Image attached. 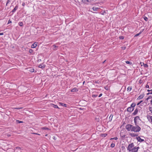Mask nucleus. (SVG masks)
<instances>
[{
  "label": "nucleus",
  "instance_id": "f257e3e1",
  "mask_svg": "<svg viewBox=\"0 0 152 152\" xmlns=\"http://www.w3.org/2000/svg\"><path fill=\"white\" fill-rule=\"evenodd\" d=\"M141 129L140 127L138 126H133L132 132H139L141 130Z\"/></svg>",
  "mask_w": 152,
  "mask_h": 152
},
{
  "label": "nucleus",
  "instance_id": "f03ea898",
  "mask_svg": "<svg viewBox=\"0 0 152 152\" xmlns=\"http://www.w3.org/2000/svg\"><path fill=\"white\" fill-rule=\"evenodd\" d=\"M133 126L131 124H128L126 126V129L128 131L132 132Z\"/></svg>",
  "mask_w": 152,
  "mask_h": 152
},
{
  "label": "nucleus",
  "instance_id": "7ed1b4c3",
  "mask_svg": "<svg viewBox=\"0 0 152 152\" xmlns=\"http://www.w3.org/2000/svg\"><path fill=\"white\" fill-rule=\"evenodd\" d=\"M134 147V144L133 143H131L129 144L127 148V149L128 151H129L132 149H133L132 148Z\"/></svg>",
  "mask_w": 152,
  "mask_h": 152
},
{
  "label": "nucleus",
  "instance_id": "20e7f679",
  "mask_svg": "<svg viewBox=\"0 0 152 152\" xmlns=\"http://www.w3.org/2000/svg\"><path fill=\"white\" fill-rule=\"evenodd\" d=\"M139 148V147H134L133 148V149H132L129 152H137L138 149Z\"/></svg>",
  "mask_w": 152,
  "mask_h": 152
},
{
  "label": "nucleus",
  "instance_id": "39448f33",
  "mask_svg": "<svg viewBox=\"0 0 152 152\" xmlns=\"http://www.w3.org/2000/svg\"><path fill=\"white\" fill-rule=\"evenodd\" d=\"M146 117L148 121L152 124V116L147 115Z\"/></svg>",
  "mask_w": 152,
  "mask_h": 152
},
{
  "label": "nucleus",
  "instance_id": "423d86ee",
  "mask_svg": "<svg viewBox=\"0 0 152 152\" xmlns=\"http://www.w3.org/2000/svg\"><path fill=\"white\" fill-rule=\"evenodd\" d=\"M91 1V0H82V1L84 4H88Z\"/></svg>",
  "mask_w": 152,
  "mask_h": 152
},
{
  "label": "nucleus",
  "instance_id": "0eeeda50",
  "mask_svg": "<svg viewBox=\"0 0 152 152\" xmlns=\"http://www.w3.org/2000/svg\"><path fill=\"white\" fill-rule=\"evenodd\" d=\"M140 119V117L139 116H136L134 118V123L136 125V124H137V121Z\"/></svg>",
  "mask_w": 152,
  "mask_h": 152
},
{
  "label": "nucleus",
  "instance_id": "6e6552de",
  "mask_svg": "<svg viewBox=\"0 0 152 152\" xmlns=\"http://www.w3.org/2000/svg\"><path fill=\"white\" fill-rule=\"evenodd\" d=\"M134 110V108H132V107H130L127 108V112L131 113L133 110Z\"/></svg>",
  "mask_w": 152,
  "mask_h": 152
},
{
  "label": "nucleus",
  "instance_id": "1a4fd4ad",
  "mask_svg": "<svg viewBox=\"0 0 152 152\" xmlns=\"http://www.w3.org/2000/svg\"><path fill=\"white\" fill-rule=\"evenodd\" d=\"M100 9V8L96 7H94L92 8V10L94 11H97Z\"/></svg>",
  "mask_w": 152,
  "mask_h": 152
},
{
  "label": "nucleus",
  "instance_id": "9d476101",
  "mask_svg": "<svg viewBox=\"0 0 152 152\" xmlns=\"http://www.w3.org/2000/svg\"><path fill=\"white\" fill-rule=\"evenodd\" d=\"M136 139L138 141L140 142H142L144 141V140L141 139L140 137L139 136L137 137Z\"/></svg>",
  "mask_w": 152,
  "mask_h": 152
},
{
  "label": "nucleus",
  "instance_id": "9b49d317",
  "mask_svg": "<svg viewBox=\"0 0 152 152\" xmlns=\"http://www.w3.org/2000/svg\"><path fill=\"white\" fill-rule=\"evenodd\" d=\"M129 135H130L132 137H135V136H138L137 134L134 133H129Z\"/></svg>",
  "mask_w": 152,
  "mask_h": 152
},
{
  "label": "nucleus",
  "instance_id": "f8f14e48",
  "mask_svg": "<svg viewBox=\"0 0 152 152\" xmlns=\"http://www.w3.org/2000/svg\"><path fill=\"white\" fill-rule=\"evenodd\" d=\"M45 65L43 64L42 63L39 64L38 66L39 67L42 69H43L45 67Z\"/></svg>",
  "mask_w": 152,
  "mask_h": 152
},
{
  "label": "nucleus",
  "instance_id": "ddd939ff",
  "mask_svg": "<svg viewBox=\"0 0 152 152\" xmlns=\"http://www.w3.org/2000/svg\"><path fill=\"white\" fill-rule=\"evenodd\" d=\"M37 46V44L36 42H35L31 45V47L32 48H36Z\"/></svg>",
  "mask_w": 152,
  "mask_h": 152
},
{
  "label": "nucleus",
  "instance_id": "4468645a",
  "mask_svg": "<svg viewBox=\"0 0 152 152\" xmlns=\"http://www.w3.org/2000/svg\"><path fill=\"white\" fill-rule=\"evenodd\" d=\"M78 91V90L77 88H73L71 90L72 92H77Z\"/></svg>",
  "mask_w": 152,
  "mask_h": 152
},
{
  "label": "nucleus",
  "instance_id": "2eb2a0df",
  "mask_svg": "<svg viewBox=\"0 0 152 152\" xmlns=\"http://www.w3.org/2000/svg\"><path fill=\"white\" fill-rule=\"evenodd\" d=\"M144 94H141L139 96L137 99H141L144 97Z\"/></svg>",
  "mask_w": 152,
  "mask_h": 152
},
{
  "label": "nucleus",
  "instance_id": "dca6fc26",
  "mask_svg": "<svg viewBox=\"0 0 152 152\" xmlns=\"http://www.w3.org/2000/svg\"><path fill=\"white\" fill-rule=\"evenodd\" d=\"M138 112V110L137 109H136L135 110L134 112L133 113V115H136Z\"/></svg>",
  "mask_w": 152,
  "mask_h": 152
},
{
  "label": "nucleus",
  "instance_id": "f3484780",
  "mask_svg": "<svg viewBox=\"0 0 152 152\" xmlns=\"http://www.w3.org/2000/svg\"><path fill=\"white\" fill-rule=\"evenodd\" d=\"M59 103L62 106H64L65 107H67V104H65L61 102H59Z\"/></svg>",
  "mask_w": 152,
  "mask_h": 152
},
{
  "label": "nucleus",
  "instance_id": "a211bd4d",
  "mask_svg": "<svg viewBox=\"0 0 152 152\" xmlns=\"http://www.w3.org/2000/svg\"><path fill=\"white\" fill-rule=\"evenodd\" d=\"M53 107L55 108H57L58 109H59V108L58 107V106L57 105L54 104H51Z\"/></svg>",
  "mask_w": 152,
  "mask_h": 152
},
{
  "label": "nucleus",
  "instance_id": "6ab92c4d",
  "mask_svg": "<svg viewBox=\"0 0 152 152\" xmlns=\"http://www.w3.org/2000/svg\"><path fill=\"white\" fill-rule=\"evenodd\" d=\"M147 91L148 92V93L147 94V95L149 94H152V90L148 89Z\"/></svg>",
  "mask_w": 152,
  "mask_h": 152
},
{
  "label": "nucleus",
  "instance_id": "aec40b11",
  "mask_svg": "<svg viewBox=\"0 0 152 152\" xmlns=\"http://www.w3.org/2000/svg\"><path fill=\"white\" fill-rule=\"evenodd\" d=\"M18 6H16L15 8L13 9V10H12V11L13 12H15L18 9Z\"/></svg>",
  "mask_w": 152,
  "mask_h": 152
},
{
  "label": "nucleus",
  "instance_id": "412c9836",
  "mask_svg": "<svg viewBox=\"0 0 152 152\" xmlns=\"http://www.w3.org/2000/svg\"><path fill=\"white\" fill-rule=\"evenodd\" d=\"M132 89V87L131 86H129L127 88V91H130Z\"/></svg>",
  "mask_w": 152,
  "mask_h": 152
},
{
  "label": "nucleus",
  "instance_id": "4be33fe9",
  "mask_svg": "<svg viewBox=\"0 0 152 152\" xmlns=\"http://www.w3.org/2000/svg\"><path fill=\"white\" fill-rule=\"evenodd\" d=\"M135 103H133L131 104L130 107H132V108H134V107L135 106Z\"/></svg>",
  "mask_w": 152,
  "mask_h": 152
},
{
  "label": "nucleus",
  "instance_id": "5701e85b",
  "mask_svg": "<svg viewBox=\"0 0 152 152\" xmlns=\"http://www.w3.org/2000/svg\"><path fill=\"white\" fill-rule=\"evenodd\" d=\"M29 71L31 72H33L34 71V68H31L29 69Z\"/></svg>",
  "mask_w": 152,
  "mask_h": 152
},
{
  "label": "nucleus",
  "instance_id": "b1692460",
  "mask_svg": "<svg viewBox=\"0 0 152 152\" xmlns=\"http://www.w3.org/2000/svg\"><path fill=\"white\" fill-rule=\"evenodd\" d=\"M149 110L152 113V106H149Z\"/></svg>",
  "mask_w": 152,
  "mask_h": 152
},
{
  "label": "nucleus",
  "instance_id": "393cba45",
  "mask_svg": "<svg viewBox=\"0 0 152 152\" xmlns=\"http://www.w3.org/2000/svg\"><path fill=\"white\" fill-rule=\"evenodd\" d=\"M126 63L127 64H129L130 65H132V62L130 61H126Z\"/></svg>",
  "mask_w": 152,
  "mask_h": 152
},
{
  "label": "nucleus",
  "instance_id": "a878e982",
  "mask_svg": "<svg viewBox=\"0 0 152 152\" xmlns=\"http://www.w3.org/2000/svg\"><path fill=\"white\" fill-rule=\"evenodd\" d=\"M41 129H44V130H49V129L48 128H47V127H42L41 128Z\"/></svg>",
  "mask_w": 152,
  "mask_h": 152
},
{
  "label": "nucleus",
  "instance_id": "bb28decb",
  "mask_svg": "<svg viewBox=\"0 0 152 152\" xmlns=\"http://www.w3.org/2000/svg\"><path fill=\"white\" fill-rule=\"evenodd\" d=\"M143 18L144 20H145L146 21H147L148 20V18L147 17H146V16H145L143 17Z\"/></svg>",
  "mask_w": 152,
  "mask_h": 152
},
{
  "label": "nucleus",
  "instance_id": "cd10ccee",
  "mask_svg": "<svg viewBox=\"0 0 152 152\" xmlns=\"http://www.w3.org/2000/svg\"><path fill=\"white\" fill-rule=\"evenodd\" d=\"M19 25L20 26H22L23 25V23L22 22H20L18 23Z\"/></svg>",
  "mask_w": 152,
  "mask_h": 152
},
{
  "label": "nucleus",
  "instance_id": "c85d7f7f",
  "mask_svg": "<svg viewBox=\"0 0 152 152\" xmlns=\"http://www.w3.org/2000/svg\"><path fill=\"white\" fill-rule=\"evenodd\" d=\"M142 33V32L141 31H140V33L136 34L135 36H134V37H137L140 34H141V33Z\"/></svg>",
  "mask_w": 152,
  "mask_h": 152
},
{
  "label": "nucleus",
  "instance_id": "c756f323",
  "mask_svg": "<svg viewBox=\"0 0 152 152\" xmlns=\"http://www.w3.org/2000/svg\"><path fill=\"white\" fill-rule=\"evenodd\" d=\"M142 64H143L144 66L145 67H148V66L147 64H144L143 63H142Z\"/></svg>",
  "mask_w": 152,
  "mask_h": 152
},
{
  "label": "nucleus",
  "instance_id": "7c9ffc66",
  "mask_svg": "<svg viewBox=\"0 0 152 152\" xmlns=\"http://www.w3.org/2000/svg\"><path fill=\"white\" fill-rule=\"evenodd\" d=\"M115 146V144L114 143H112L111 144V145H110V147L111 148H113Z\"/></svg>",
  "mask_w": 152,
  "mask_h": 152
},
{
  "label": "nucleus",
  "instance_id": "2f4dec72",
  "mask_svg": "<svg viewBox=\"0 0 152 152\" xmlns=\"http://www.w3.org/2000/svg\"><path fill=\"white\" fill-rule=\"evenodd\" d=\"M118 139V138L117 137H115L114 138H111L110 140H117Z\"/></svg>",
  "mask_w": 152,
  "mask_h": 152
},
{
  "label": "nucleus",
  "instance_id": "473e14b6",
  "mask_svg": "<svg viewBox=\"0 0 152 152\" xmlns=\"http://www.w3.org/2000/svg\"><path fill=\"white\" fill-rule=\"evenodd\" d=\"M16 121L18 122V123H23V122L22 121H21L18 120H17Z\"/></svg>",
  "mask_w": 152,
  "mask_h": 152
},
{
  "label": "nucleus",
  "instance_id": "72a5a7b5",
  "mask_svg": "<svg viewBox=\"0 0 152 152\" xmlns=\"http://www.w3.org/2000/svg\"><path fill=\"white\" fill-rule=\"evenodd\" d=\"M124 37L123 36H121L119 37V38L120 39H124Z\"/></svg>",
  "mask_w": 152,
  "mask_h": 152
},
{
  "label": "nucleus",
  "instance_id": "f704fd0d",
  "mask_svg": "<svg viewBox=\"0 0 152 152\" xmlns=\"http://www.w3.org/2000/svg\"><path fill=\"white\" fill-rule=\"evenodd\" d=\"M33 52V50L32 49H30L29 50V52L30 53H32Z\"/></svg>",
  "mask_w": 152,
  "mask_h": 152
},
{
  "label": "nucleus",
  "instance_id": "c9c22d12",
  "mask_svg": "<svg viewBox=\"0 0 152 152\" xmlns=\"http://www.w3.org/2000/svg\"><path fill=\"white\" fill-rule=\"evenodd\" d=\"M145 87L147 88H149V86L148 85V84L146 85L145 86Z\"/></svg>",
  "mask_w": 152,
  "mask_h": 152
},
{
  "label": "nucleus",
  "instance_id": "e433bc0d",
  "mask_svg": "<svg viewBox=\"0 0 152 152\" xmlns=\"http://www.w3.org/2000/svg\"><path fill=\"white\" fill-rule=\"evenodd\" d=\"M53 48H54V50H55V48L58 47L56 46L55 45H53Z\"/></svg>",
  "mask_w": 152,
  "mask_h": 152
},
{
  "label": "nucleus",
  "instance_id": "4c0bfd02",
  "mask_svg": "<svg viewBox=\"0 0 152 152\" xmlns=\"http://www.w3.org/2000/svg\"><path fill=\"white\" fill-rule=\"evenodd\" d=\"M121 48L123 50H125L126 48V47H122Z\"/></svg>",
  "mask_w": 152,
  "mask_h": 152
},
{
  "label": "nucleus",
  "instance_id": "58836bf2",
  "mask_svg": "<svg viewBox=\"0 0 152 152\" xmlns=\"http://www.w3.org/2000/svg\"><path fill=\"white\" fill-rule=\"evenodd\" d=\"M105 13V11H104L103 12L101 13V14L102 15H104V14Z\"/></svg>",
  "mask_w": 152,
  "mask_h": 152
},
{
  "label": "nucleus",
  "instance_id": "ea45409f",
  "mask_svg": "<svg viewBox=\"0 0 152 152\" xmlns=\"http://www.w3.org/2000/svg\"><path fill=\"white\" fill-rule=\"evenodd\" d=\"M10 1V0H8L6 3V5Z\"/></svg>",
  "mask_w": 152,
  "mask_h": 152
},
{
  "label": "nucleus",
  "instance_id": "a19ab883",
  "mask_svg": "<svg viewBox=\"0 0 152 152\" xmlns=\"http://www.w3.org/2000/svg\"><path fill=\"white\" fill-rule=\"evenodd\" d=\"M102 95V94H100L99 96V97H100Z\"/></svg>",
  "mask_w": 152,
  "mask_h": 152
},
{
  "label": "nucleus",
  "instance_id": "79ce46f5",
  "mask_svg": "<svg viewBox=\"0 0 152 152\" xmlns=\"http://www.w3.org/2000/svg\"><path fill=\"white\" fill-rule=\"evenodd\" d=\"M22 107H20V108H15V109H22Z\"/></svg>",
  "mask_w": 152,
  "mask_h": 152
},
{
  "label": "nucleus",
  "instance_id": "37998d69",
  "mask_svg": "<svg viewBox=\"0 0 152 152\" xmlns=\"http://www.w3.org/2000/svg\"><path fill=\"white\" fill-rule=\"evenodd\" d=\"M3 34H4V33H0V35H3Z\"/></svg>",
  "mask_w": 152,
  "mask_h": 152
},
{
  "label": "nucleus",
  "instance_id": "c03bdc74",
  "mask_svg": "<svg viewBox=\"0 0 152 152\" xmlns=\"http://www.w3.org/2000/svg\"><path fill=\"white\" fill-rule=\"evenodd\" d=\"M104 137H106L107 136V134H104Z\"/></svg>",
  "mask_w": 152,
  "mask_h": 152
},
{
  "label": "nucleus",
  "instance_id": "a18cd8bd",
  "mask_svg": "<svg viewBox=\"0 0 152 152\" xmlns=\"http://www.w3.org/2000/svg\"><path fill=\"white\" fill-rule=\"evenodd\" d=\"M22 5L23 6H24L25 5V3L24 2H23V3H22Z\"/></svg>",
  "mask_w": 152,
  "mask_h": 152
},
{
  "label": "nucleus",
  "instance_id": "49530a36",
  "mask_svg": "<svg viewBox=\"0 0 152 152\" xmlns=\"http://www.w3.org/2000/svg\"><path fill=\"white\" fill-rule=\"evenodd\" d=\"M142 102V101H141L139 103H137V105H139V104H140V103L141 102Z\"/></svg>",
  "mask_w": 152,
  "mask_h": 152
},
{
  "label": "nucleus",
  "instance_id": "de8ad7c7",
  "mask_svg": "<svg viewBox=\"0 0 152 152\" xmlns=\"http://www.w3.org/2000/svg\"><path fill=\"white\" fill-rule=\"evenodd\" d=\"M34 134H36L38 135H40V134H38V133H34Z\"/></svg>",
  "mask_w": 152,
  "mask_h": 152
},
{
  "label": "nucleus",
  "instance_id": "09e8293b",
  "mask_svg": "<svg viewBox=\"0 0 152 152\" xmlns=\"http://www.w3.org/2000/svg\"><path fill=\"white\" fill-rule=\"evenodd\" d=\"M12 23L11 21H10V20H9L8 21V23Z\"/></svg>",
  "mask_w": 152,
  "mask_h": 152
},
{
  "label": "nucleus",
  "instance_id": "8fccbe9b",
  "mask_svg": "<svg viewBox=\"0 0 152 152\" xmlns=\"http://www.w3.org/2000/svg\"><path fill=\"white\" fill-rule=\"evenodd\" d=\"M151 103L152 105V99L151 100Z\"/></svg>",
  "mask_w": 152,
  "mask_h": 152
},
{
  "label": "nucleus",
  "instance_id": "3c124183",
  "mask_svg": "<svg viewBox=\"0 0 152 152\" xmlns=\"http://www.w3.org/2000/svg\"><path fill=\"white\" fill-rule=\"evenodd\" d=\"M112 116V118H112L113 117V115H111L110 116V117H109V118H110V117H111V116Z\"/></svg>",
  "mask_w": 152,
  "mask_h": 152
},
{
  "label": "nucleus",
  "instance_id": "603ef678",
  "mask_svg": "<svg viewBox=\"0 0 152 152\" xmlns=\"http://www.w3.org/2000/svg\"><path fill=\"white\" fill-rule=\"evenodd\" d=\"M85 81H84L83 82V85H84V83H85Z\"/></svg>",
  "mask_w": 152,
  "mask_h": 152
},
{
  "label": "nucleus",
  "instance_id": "864d4df0",
  "mask_svg": "<svg viewBox=\"0 0 152 152\" xmlns=\"http://www.w3.org/2000/svg\"><path fill=\"white\" fill-rule=\"evenodd\" d=\"M7 136H8V137H10V136L11 135L10 134H8L7 135Z\"/></svg>",
  "mask_w": 152,
  "mask_h": 152
},
{
  "label": "nucleus",
  "instance_id": "5fc2aeb1",
  "mask_svg": "<svg viewBox=\"0 0 152 152\" xmlns=\"http://www.w3.org/2000/svg\"><path fill=\"white\" fill-rule=\"evenodd\" d=\"M106 61V60H105V61H104L103 62V63H104Z\"/></svg>",
  "mask_w": 152,
  "mask_h": 152
},
{
  "label": "nucleus",
  "instance_id": "6e6d98bb",
  "mask_svg": "<svg viewBox=\"0 0 152 152\" xmlns=\"http://www.w3.org/2000/svg\"><path fill=\"white\" fill-rule=\"evenodd\" d=\"M142 63H141V62H140V64H142Z\"/></svg>",
  "mask_w": 152,
  "mask_h": 152
},
{
  "label": "nucleus",
  "instance_id": "4d7b16f0",
  "mask_svg": "<svg viewBox=\"0 0 152 152\" xmlns=\"http://www.w3.org/2000/svg\"><path fill=\"white\" fill-rule=\"evenodd\" d=\"M47 136V134H46V135H45V136Z\"/></svg>",
  "mask_w": 152,
  "mask_h": 152
}]
</instances>
